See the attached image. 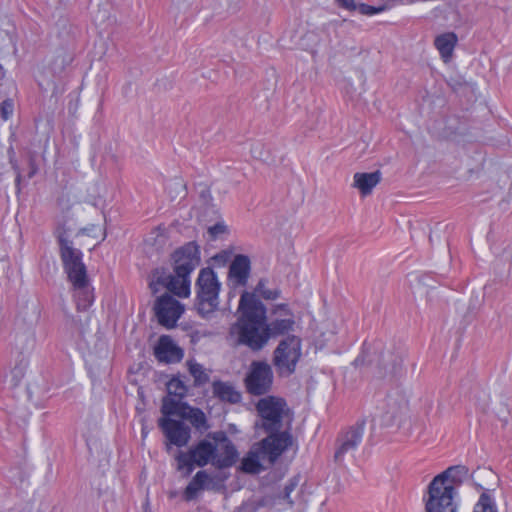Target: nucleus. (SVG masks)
Masks as SVG:
<instances>
[{"label":"nucleus","instance_id":"1","mask_svg":"<svg viewBox=\"0 0 512 512\" xmlns=\"http://www.w3.org/2000/svg\"><path fill=\"white\" fill-rule=\"evenodd\" d=\"M239 311L240 317L229 329L233 345H244L252 351L263 349L269 341L265 327V305L254 293L244 292L239 301Z\"/></svg>","mask_w":512,"mask_h":512},{"label":"nucleus","instance_id":"2","mask_svg":"<svg viewBox=\"0 0 512 512\" xmlns=\"http://www.w3.org/2000/svg\"><path fill=\"white\" fill-rule=\"evenodd\" d=\"M172 260L174 274L168 273L164 268L153 270L150 289L155 294L164 287L178 297H188L191 286L190 274L200 263L199 247L194 242H189L175 250Z\"/></svg>","mask_w":512,"mask_h":512},{"label":"nucleus","instance_id":"3","mask_svg":"<svg viewBox=\"0 0 512 512\" xmlns=\"http://www.w3.org/2000/svg\"><path fill=\"white\" fill-rule=\"evenodd\" d=\"M58 245L63 268L69 281L77 291V305L79 309H86L93 302L89 290L86 266L82 261L81 250L74 247L73 242L65 237L63 231L58 233Z\"/></svg>","mask_w":512,"mask_h":512},{"label":"nucleus","instance_id":"4","mask_svg":"<svg viewBox=\"0 0 512 512\" xmlns=\"http://www.w3.org/2000/svg\"><path fill=\"white\" fill-rule=\"evenodd\" d=\"M291 444L292 437L289 432H283L278 436H267L252 445L241 461V470L248 474H258L264 468L263 462L274 464Z\"/></svg>","mask_w":512,"mask_h":512},{"label":"nucleus","instance_id":"5","mask_svg":"<svg viewBox=\"0 0 512 512\" xmlns=\"http://www.w3.org/2000/svg\"><path fill=\"white\" fill-rule=\"evenodd\" d=\"M221 284L212 268H202L195 283V307L203 318H209L219 307Z\"/></svg>","mask_w":512,"mask_h":512},{"label":"nucleus","instance_id":"6","mask_svg":"<svg viewBox=\"0 0 512 512\" xmlns=\"http://www.w3.org/2000/svg\"><path fill=\"white\" fill-rule=\"evenodd\" d=\"M256 410L260 420L256 426L262 428L268 436H278L284 431L283 419L289 412L287 403L283 398L275 396H266L261 398L256 404Z\"/></svg>","mask_w":512,"mask_h":512},{"label":"nucleus","instance_id":"7","mask_svg":"<svg viewBox=\"0 0 512 512\" xmlns=\"http://www.w3.org/2000/svg\"><path fill=\"white\" fill-rule=\"evenodd\" d=\"M217 447L210 441L201 440L197 445L190 448L188 452L178 451L175 459L177 461V470L183 477H188L195 466L204 467L208 463L213 465L216 459Z\"/></svg>","mask_w":512,"mask_h":512},{"label":"nucleus","instance_id":"8","mask_svg":"<svg viewBox=\"0 0 512 512\" xmlns=\"http://www.w3.org/2000/svg\"><path fill=\"white\" fill-rule=\"evenodd\" d=\"M301 357V340L291 335L282 339L274 350L273 363L280 374L290 375L295 371Z\"/></svg>","mask_w":512,"mask_h":512},{"label":"nucleus","instance_id":"9","mask_svg":"<svg viewBox=\"0 0 512 512\" xmlns=\"http://www.w3.org/2000/svg\"><path fill=\"white\" fill-rule=\"evenodd\" d=\"M365 425V419H360L338 434L334 452V461L337 464H342L347 457L354 455L362 441Z\"/></svg>","mask_w":512,"mask_h":512},{"label":"nucleus","instance_id":"10","mask_svg":"<svg viewBox=\"0 0 512 512\" xmlns=\"http://www.w3.org/2000/svg\"><path fill=\"white\" fill-rule=\"evenodd\" d=\"M245 387L249 394L261 396L267 394L273 383L271 366L263 361H253L245 380Z\"/></svg>","mask_w":512,"mask_h":512},{"label":"nucleus","instance_id":"11","mask_svg":"<svg viewBox=\"0 0 512 512\" xmlns=\"http://www.w3.org/2000/svg\"><path fill=\"white\" fill-rule=\"evenodd\" d=\"M377 358L371 360L370 364L375 368L376 375L380 378L384 377H396L403 371V362L405 358V352L401 349L394 347L380 349Z\"/></svg>","mask_w":512,"mask_h":512},{"label":"nucleus","instance_id":"12","mask_svg":"<svg viewBox=\"0 0 512 512\" xmlns=\"http://www.w3.org/2000/svg\"><path fill=\"white\" fill-rule=\"evenodd\" d=\"M438 480H432L428 486V497L425 500L426 512H456L454 501L456 492L451 487H441Z\"/></svg>","mask_w":512,"mask_h":512},{"label":"nucleus","instance_id":"13","mask_svg":"<svg viewBox=\"0 0 512 512\" xmlns=\"http://www.w3.org/2000/svg\"><path fill=\"white\" fill-rule=\"evenodd\" d=\"M158 426L167 439L165 444L166 451L171 450V446L184 447L191 438V430L184 422L172 418L162 417L158 420Z\"/></svg>","mask_w":512,"mask_h":512},{"label":"nucleus","instance_id":"14","mask_svg":"<svg viewBox=\"0 0 512 512\" xmlns=\"http://www.w3.org/2000/svg\"><path fill=\"white\" fill-rule=\"evenodd\" d=\"M155 312L159 324L171 329L175 327L178 319L184 312V307L178 300L165 293L157 299Z\"/></svg>","mask_w":512,"mask_h":512},{"label":"nucleus","instance_id":"15","mask_svg":"<svg viewBox=\"0 0 512 512\" xmlns=\"http://www.w3.org/2000/svg\"><path fill=\"white\" fill-rule=\"evenodd\" d=\"M154 355L159 362L170 364L182 360L183 350L168 335H162L154 348Z\"/></svg>","mask_w":512,"mask_h":512},{"label":"nucleus","instance_id":"16","mask_svg":"<svg viewBox=\"0 0 512 512\" xmlns=\"http://www.w3.org/2000/svg\"><path fill=\"white\" fill-rule=\"evenodd\" d=\"M251 271V262L248 256L238 254L229 266L228 276L235 286H245Z\"/></svg>","mask_w":512,"mask_h":512},{"label":"nucleus","instance_id":"17","mask_svg":"<svg viewBox=\"0 0 512 512\" xmlns=\"http://www.w3.org/2000/svg\"><path fill=\"white\" fill-rule=\"evenodd\" d=\"M468 477V468L463 465L452 466L433 480H438L441 487H451L456 492V488Z\"/></svg>","mask_w":512,"mask_h":512},{"label":"nucleus","instance_id":"18","mask_svg":"<svg viewBox=\"0 0 512 512\" xmlns=\"http://www.w3.org/2000/svg\"><path fill=\"white\" fill-rule=\"evenodd\" d=\"M220 453L216 452V459L213 466L218 469L229 468L233 466L238 459V452L235 445L224 435L222 438Z\"/></svg>","mask_w":512,"mask_h":512},{"label":"nucleus","instance_id":"19","mask_svg":"<svg viewBox=\"0 0 512 512\" xmlns=\"http://www.w3.org/2000/svg\"><path fill=\"white\" fill-rule=\"evenodd\" d=\"M295 320L294 315H290V317L285 318H275L271 321L267 322L265 320V327L268 336V340L270 338H277L283 335H286L294 330Z\"/></svg>","mask_w":512,"mask_h":512},{"label":"nucleus","instance_id":"20","mask_svg":"<svg viewBox=\"0 0 512 512\" xmlns=\"http://www.w3.org/2000/svg\"><path fill=\"white\" fill-rule=\"evenodd\" d=\"M353 180V186L359 189L363 196H366L369 195L373 188L380 182L381 172L356 173L354 174Z\"/></svg>","mask_w":512,"mask_h":512},{"label":"nucleus","instance_id":"21","mask_svg":"<svg viewBox=\"0 0 512 512\" xmlns=\"http://www.w3.org/2000/svg\"><path fill=\"white\" fill-rule=\"evenodd\" d=\"M457 41V35L453 32L443 33L435 38L434 45L444 62L451 59Z\"/></svg>","mask_w":512,"mask_h":512},{"label":"nucleus","instance_id":"22","mask_svg":"<svg viewBox=\"0 0 512 512\" xmlns=\"http://www.w3.org/2000/svg\"><path fill=\"white\" fill-rule=\"evenodd\" d=\"M211 481L210 476L204 470L198 471L189 484L186 486L183 497L186 501L196 498L199 491L205 488L207 482Z\"/></svg>","mask_w":512,"mask_h":512},{"label":"nucleus","instance_id":"23","mask_svg":"<svg viewBox=\"0 0 512 512\" xmlns=\"http://www.w3.org/2000/svg\"><path fill=\"white\" fill-rule=\"evenodd\" d=\"M213 393L220 400L229 402L231 404H236L241 401V393L238 392L233 385L216 381L213 383Z\"/></svg>","mask_w":512,"mask_h":512},{"label":"nucleus","instance_id":"24","mask_svg":"<svg viewBox=\"0 0 512 512\" xmlns=\"http://www.w3.org/2000/svg\"><path fill=\"white\" fill-rule=\"evenodd\" d=\"M182 399H173L169 396L163 398L161 412L163 417L171 418V416L183 417L188 404L181 401Z\"/></svg>","mask_w":512,"mask_h":512},{"label":"nucleus","instance_id":"25","mask_svg":"<svg viewBox=\"0 0 512 512\" xmlns=\"http://www.w3.org/2000/svg\"><path fill=\"white\" fill-rule=\"evenodd\" d=\"M184 415L183 419H187L191 422V424L198 430H206L208 428L206 423V416L198 408H193L191 406H187V408H184Z\"/></svg>","mask_w":512,"mask_h":512},{"label":"nucleus","instance_id":"26","mask_svg":"<svg viewBox=\"0 0 512 512\" xmlns=\"http://www.w3.org/2000/svg\"><path fill=\"white\" fill-rule=\"evenodd\" d=\"M189 372L194 378V385L195 386H202L209 382V375L204 369V367L196 362L188 361L187 362Z\"/></svg>","mask_w":512,"mask_h":512},{"label":"nucleus","instance_id":"27","mask_svg":"<svg viewBox=\"0 0 512 512\" xmlns=\"http://www.w3.org/2000/svg\"><path fill=\"white\" fill-rule=\"evenodd\" d=\"M393 6H394V1L393 0H386V1H384L381 4L376 5V6L368 5L366 3H359L358 4V11L362 15L372 16L374 14H378V13L384 12V11L392 8Z\"/></svg>","mask_w":512,"mask_h":512},{"label":"nucleus","instance_id":"28","mask_svg":"<svg viewBox=\"0 0 512 512\" xmlns=\"http://www.w3.org/2000/svg\"><path fill=\"white\" fill-rule=\"evenodd\" d=\"M187 386L179 377H173L167 383V391L169 396H176L183 399L187 394Z\"/></svg>","mask_w":512,"mask_h":512},{"label":"nucleus","instance_id":"29","mask_svg":"<svg viewBox=\"0 0 512 512\" xmlns=\"http://www.w3.org/2000/svg\"><path fill=\"white\" fill-rule=\"evenodd\" d=\"M387 407V413L390 414V419L396 420L407 410V402L403 398L399 401L389 398Z\"/></svg>","mask_w":512,"mask_h":512},{"label":"nucleus","instance_id":"30","mask_svg":"<svg viewBox=\"0 0 512 512\" xmlns=\"http://www.w3.org/2000/svg\"><path fill=\"white\" fill-rule=\"evenodd\" d=\"M267 280L260 279L255 287V292L258 293L265 300H276L281 295V290L278 288L269 289L266 286Z\"/></svg>","mask_w":512,"mask_h":512},{"label":"nucleus","instance_id":"31","mask_svg":"<svg viewBox=\"0 0 512 512\" xmlns=\"http://www.w3.org/2000/svg\"><path fill=\"white\" fill-rule=\"evenodd\" d=\"M300 483V476H294L288 480L283 491L279 494V498L287 501L289 507H292L294 500L292 499V493L298 488Z\"/></svg>","mask_w":512,"mask_h":512},{"label":"nucleus","instance_id":"32","mask_svg":"<svg viewBox=\"0 0 512 512\" xmlns=\"http://www.w3.org/2000/svg\"><path fill=\"white\" fill-rule=\"evenodd\" d=\"M473 512H497V508L489 494L483 492L475 504Z\"/></svg>","mask_w":512,"mask_h":512},{"label":"nucleus","instance_id":"33","mask_svg":"<svg viewBox=\"0 0 512 512\" xmlns=\"http://www.w3.org/2000/svg\"><path fill=\"white\" fill-rule=\"evenodd\" d=\"M227 232L228 228L223 221H218L217 223L208 228V233L212 240L219 238L220 236L226 234Z\"/></svg>","mask_w":512,"mask_h":512},{"label":"nucleus","instance_id":"34","mask_svg":"<svg viewBox=\"0 0 512 512\" xmlns=\"http://www.w3.org/2000/svg\"><path fill=\"white\" fill-rule=\"evenodd\" d=\"M0 110H1L2 118L4 120H8L12 116V114H13V110H14L13 101L11 99L4 100L1 103Z\"/></svg>","mask_w":512,"mask_h":512},{"label":"nucleus","instance_id":"35","mask_svg":"<svg viewBox=\"0 0 512 512\" xmlns=\"http://www.w3.org/2000/svg\"><path fill=\"white\" fill-rule=\"evenodd\" d=\"M340 7L345 8L349 11L358 10V4L355 0H337Z\"/></svg>","mask_w":512,"mask_h":512},{"label":"nucleus","instance_id":"36","mask_svg":"<svg viewBox=\"0 0 512 512\" xmlns=\"http://www.w3.org/2000/svg\"><path fill=\"white\" fill-rule=\"evenodd\" d=\"M10 164H11L12 169L14 170V172L16 174V178H15L16 186L19 187L20 182H21V178H22L20 168L18 166L17 161L13 160L12 158L10 159Z\"/></svg>","mask_w":512,"mask_h":512},{"label":"nucleus","instance_id":"37","mask_svg":"<svg viewBox=\"0 0 512 512\" xmlns=\"http://www.w3.org/2000/svg\"><path fill=\"white\" fill-rule=\"evenodd\" d=\"M279 310H282L284 312V315L286 317H290V315H293L291 310L288 307V304H278L272 309V315H276Z\"/></svg>","mask_w":512,"mask_h":512},{"label":"nucleus","instance_id":"38","mask_svg":"<svg viewBox=\"0 0 512 512\" xmlns=\"http://www.w3.org/2000/svg\"><path fill=\"white\" fill-rule=\"evenodd\" d=\"M29 166H30V171H29L28 177L32 178L37 173V170H38L33 155H31L29 158Z\"/></svg>","mask_w":512,"mask_h":512},{"label":"nucleus","instance_id":"39","mask_svg":"<svg viewBox=\"0 0 512 512\" xmlns=\"http://www.w3.org/2000/svg\"><path fill=\"white\" fill-rule=\"evenodd\" d=\"M59 231H63L65 233V237L68 238V232L70 231V228H68L65 223L58 224V226L55 229L54 234L57 240Z\"/></svg>","mask_w":512,"mask_h":512},{"label":"nucleus","instance_id":"40","mask_svg":"<svg viewBox=\"0 0 512 512\" xmlns=\"http://www.w3.org/2000/svg\"><path fill=\"white\" fill-rule=\"evenodd\" d=\"M230 257V254L228 252H221L217 255H215L214 260L218 263H225Z\"/></svg>","mask_w":512,"mask_h":512},{"label":"nucleus","instance_id":"41","mask_svg":"<svg viewBox=\"0 0 512 512\" xmlns=\"http://www.w3.org/2000/svg\"><path fill=\"white\" fill-rule=\"evenodd\" d=\"M8 154H9V156H10V159L12 158L13 160H15V159H14V150H13V148H10V149L8 150Z\"/></svg>","mask_w":512,"mask_h":512},{"label":"nucleus","instance_id":"42","mask_svg":"<svg viewBox=\"0 0 512 512\" xmlns=\"http://www.w3.org/2000/svg\"><path fill=\"white\" fill-rule=\"evenodd\" d=\"M175 184L182 187V184L180 182H176Z\"/></svg>","mask_w":512,"mask_h":512}]
</instances>
